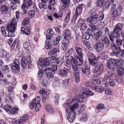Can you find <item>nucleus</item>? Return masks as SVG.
I'll return each instance as SVG.
<instances>
[{
    "instance_id": "nucleus-1",
    "label": "nucleus",
    "mask_w": 124,
    "mask_h": 124,
    "mask_svg": "<svg viewBox=\"0 0 124 124\" xmlns=\"http://www.w3.org/2000/svg\"><path fill=\"white\" fill-rule=\"evenodd\" d=\"M80 95L74 96L73 99L68 100L67 103L64 105L66 108L67 112V116L68 120L70 122H72L75 117V111L79 107V105L78 103V101H80V100L85 99L82 97L83 95L82 93Z\"/></svg>"
},
{
    "instance_id": "nucleus-2",
    "label": "nucleus",
    "mask_w": 124,
    "mask_h": 124,
    "mask_svg": "<svg viewBox=\"0 0 124 124\" xmlns=\"http://www.w3.org/2000/svg\"><path fill=\"white\" fill-rule=\"evenodd\" d=\"M115 73L113 71H109L105 75L102 80L105 81L109 79V84L111 86H114L115 84V82L113 80L114 78Z\"/></svg>"
},
{
    "instance_id": "nucleus-3",
    "label": "nucleus",
    "mask_w": 124,
    "mask_h": 124,
    "mask_svg": "<svg viewBox=\"0 0 124 124\" xmlns=\"http://www.w3.org/2000/svg\"><path fill=\"white\" fill-rule=\"evenodd\" d=\"M30 56H28L26 57H23L21 60V65L23 69H25L27 66L28 68L31 67V66Z\"/></svg>"
},
{
    "instance_id": "nucleus-4",
    "label": "nucleus",
    "mask_w": 124,
    "mask_h": 124,
    "mask_svg": "<svg viewBox=\"0 0 124 124\" xmlns=\"http://www.w3.org/2000/svg\"><path fill=\"white\" fill-rule=\"evenodd\" d=\"M20 64L19 60L17 59H15L11 65L12 69L16 71H19L20 68Z\"/></svg>"
},
{
    "instance_id": "nucleus-5",
    "label": "nucleus",
    "mask_w": 124,
    "mask_h": 124,
    "mask_svg": "<svg viewBox=\"0 0 124 124\" xmlns=\"http://www.w3.org/2000/svg\"><path fill=\"white\" fill-rule=\"evenodd\" d=\"M50 61L49 59L46 58H45L43 60V65L41 69L44 71H49L50 70V68L49 67H46V66H49L50 64Z\"/></svg>"
},
{
    "instance_id": "nucleus-6",
    "label": "nucleus",
    "mask_w": 124,
    "mask_h": 124,
    "mask_svg": "<svg viewBox=\"0 0 124 124\" xmlns=\"http://www.w3.org/2000/svg\"><path fill=\"white\" fill-rule=\"evenodd\" d=\"M76 65H77L74 63L72 64V68L75 71L74 74V76L75 78V81L76 82H78L80 80L79 74L78 70V68L77 67Z\"/></svg>"
},
{
    "instance_id": "nucleus-7",
    "label": "nucleus",
    "mask_w": 124,
    "mask_h": 124,
    "mask_svg": "<svg viewBox=\"0 0 124 124\" xmlns=\"http://www.w3.org/2000/svg\"><path fill=\"white\" fill-rule=\"evenodd\" d=\"M115 62L114 59H111L107 61V66L108 68L110 69L113 70L112 71H113L114 72V69L115 68Z\"/></svg>"
},
{
    "instance_id": "nucleus-8",
    "label": "nucleus",
    "mask_w": 124,
    "mask_h": 124,
    "mask_svg": "<svg viewBox=\"0 0 124 124\" xmlns=\"http://www.w3.org/2000/svg\"><path fill=\"white\" fill-rule=\"evenodd\" d=\"M104 70V67L102 65L97 66L93 69L94 72L97 73L98 75L101 74L102 73Z\"/></svg>"
},
{
    "instance_id": "nucleus-9",
    "label": "nucleus",
    "mask_w": 124,
    "mask_h": 124,
    "mask_svg": "<svg viewBox=\"0 0 124 124\" xmlns=\"http://www.w3.org/2000/svg\"><path fill=\"white\" fill-rule=\"evenodd\" d=\"M69 73L70 71L67 68H65L63 69L60 70L59 74L61 77L65 78Z\"/></svg>"
},
{
    "instance_id": "nucleus-10",
    "label": "nucleus",
    "mask_w": 124,
    "mask_h": 124,
    "mask_svg": "<svg viewBox=\"0 0 124 124\" xmlns=\"http://www.w3.org/2000/svg\"><path fill=\"white\" fill-rule=\"evenodd\" d=\"M98 15H94L90 16L87 19V21L93 24H96L98 23L97 18Z\"/></svg>"
},
{
    "instance_id": "nucleus-11",
    "label": "nucleus",
    "mask_w": 124,
    "mask_h": 124,
    "mask_svg": "<svg viewBox=\"0 0 124 124\" xmlns=\"http://www.w3.org/2000/svg\"><path fill=\"white\" fill-rule=\"evenodd\" d=\"M84 90V91H81V93H82V94H83V97H82V98H85L87 97V95H89L92 96L94 94L93 92H92L88 90H86L85 89V88H83L82 89V90Z\"/></svg>"
},
{
    "instance_id": "nucleus-12",
    "label": "nucleus",
    "mask_w": 124,
    "mask_h": 124,
    "mask_svg": "<svg viewBox=\"0 0 124 124\" xmlns=\"http://www.w3.org/2000/svg\"><path fill=\"white\" fill-rule=\"evenodd\" d=\"M84 4H81L78 6L75 12V14L74 15L78 16L80 15L82 11V8Z\"/></svg>"
},
{
    "instance_id": "nucleus-13",
    "label": "nucleus",
    "mask_w": 124,
    "mask_h": 124,
    "mask_svg": "<svg viewBox=\"0 0 124 124\" xmlns=\"http://www.w3.org/2000/svg\"><path fill=\"white\" fill-rule=\"evenodd\" d=\"M93 47L97 51L100 52L103 50L104 48V46L102 44L98 43H96L94 45Z\"/></svg>"
},
{
    "instance_id": "nucleus-14",
    "label": "nucleus",
    "mask_w": 124,
    "mask_h": 124,
    "mask_svg": "<svg viewBox=\"0 0 124 124\" xmlns=\"http://www.w3.org/2000/svg\"><path fill=\"white\" fill-rule=\"evenodd\" d=\"M79 57L77 56H75L74 63L77 65L80 66L83 63V57L80 59Z\"/></svg>"
},
{
    "instance_id": "nucleus-15",
    "label": "nucleus",
    "mask_w": 124,
    "mask_h": 124,
    "mask_svg": "<svg viewBox=\"0 0 124 124\" xmlns=\"http://www.w3.org/2000/svg\"><path fill=\"white\" fill-rule=\"evenodd\" d=\"M90 67L89 65H85V68H83L81 69L82 72L85 75H88L90 74Z\"/></svg>"
},
{
    "instance_id": "nucleus-16",
    "label": "nucleus",
    "mask_w": 124,
    "mask_h": 124,
    "mask_svg": "<svg viewBox=\"0 0 124 124\" xmlns=\"http://www.w3.org/2000/svg\"><path fill=\"white\" fill-rule=\"evenodd\" d=\"M120 31L117 27H116V26L115 27L114 29L113 33V36L115 38L118 39L120 37V34H119Z\"/></svg>"
},
{
    "instance_id": "nucleus-17",
    "label": "nucleus",
    "mask_w": 124,
    "mask_h": 124,
    "mask_svg": "<svg viewBox=\"0 0 124 124\" xmlns=\"http://www.w3.org/2000/svg\"><path fill=\"white\" fill-rule=\"evenodd\" d=\"M75 49L76 52L78 54L77 55L75 56H77L78 57H79L81 59L83 57V54L82 52V50L80 47H75Z\"/></svg>"
},
{
    "instance_id": "nucleus-18",
    "label": "nucleus",
    "mask_w": 124,
    "mask_h": 124,
    "mask_svg": "<svg viewBox=\"0 0 124 124\" xmlns=\"http://www.w3.org/2000/svg\"><path fill=\"white\" fill-rule=\"evenodd\" d=\"M28 119L27 117H22L18 120L15 121L16 124H24V122L28 121Z\"/></svg>"
},
{
    "instance_id": "nucleus-19",
    "label": "nucleus",
    "mask_w": 124,
    "mask_h": 124,
    "mask_svg": "<svg viewBox=\"0 0 124 124\" xmlns=\"http://www.w3.org/2000/svg\"><path fill=\"white\" fill-rule=\"evenodd\" d=\"M23 48L27 51H30L31 48V45L29 41H26L24 42L23 45Z\"/></svg>"
},
{
    "instance_id": "nucleus-20",
    "label": "nucleus",
    "mask_w": 124,
    "mask_h": 124,
    "mask_svg": "<svg viewBox=\"0 0 124 124\" xmlns=\"http://www.w3.org/2000/svg\"><path fill=\"white\" fill-rule=\"evenodd\" d=\"M45 108L47 111L50 114H53L55 113V111L53 108L48 104L46 105Z\"/></svg>"
},
{
    "instance_id": "nucleus-21",
    "label": "nucleus",
    "mask_w": 124,
    "mask_h": 124,
    "mask_svg": "<svg viewBox=\"0 0 124 124\" xmlns=\"http://www.w3.org/2000/svg\"><path fill=\"white\" fill-rule=\"evenodd\" d=\"M26 0H24L23 4L22 5V7H23V6L24 7L27 8H30L32 5V1L31 0L28 2H26Z\"/></svg>"
},
{
    "instance_id": "nucleus-22",
    "label": "nucleus",
    "mask_w": 124,
    "mask_h": 124,
    "mask_svg": "<svg viewBox=\"0 0 124 124\" xmlns=\"http://www.w3.org/2000/svg\"><path fill=\"white\" fill-rule=\"evenodd\" d=\"M6 28L7 31H15L16 30V27L10 24L9 23H7Z\"/></svg>"
},
{
    "instance_id": "nucleus-23",
    "label": "nucleus",
    "mask_w": 124,
    "mask_h": 124,
    "mask_svg": "<svg viewBox=\"0 0 124 124\" xmlns=\"http://www.w3.org/2000/svg\"><path fill=\"white\" fill-rule=\"evenodd\" d=\"M71 35L70 31L69 30H66L63 34L64 36V39L67 40L69 39V37Z\"/></svg>"
},
{
    "instance_id": "nucleus-24",
    "label": "nucleus",
    "mask_w": 124,
    "mask_h": 124,
    "mask_svg": "<svg viewBox=\"0 0 124 124\" xmlns=\"http://www.w3.org/2000/svg\"><path fill=\"white\" fill-rule=\"evenodd\" d=\"M21 30L23 33L27 35H29L30 34V30L26 27H22Z\"/></svg>"
},
{
    "instance_id": "nucleus-25",
    "label": "nucleus",
    "mask_w": 124,
    "mask_h": 124,
    "mask_svg": "<svg viewBox=\"0 0 124 124\" xmlns=\"http://www.w3.org/2000/svg\"><path fill=\"white\" fill-rule=\"evenodd\" d=\"M40 97L39 96H37L35 99H33L31 101L35 105L38 104H40Z\"/></svg>"
},
{
    "instance_id": "nucleus-26",
    "label": "nucleus",
    "mask_w": 124,
    "mask_h": 124,
    "mask_svg": "<svg viewBox=\"0 0 124 124\" xmlns=\"http://www.w3.org/2000/svg\"><path fill=\"white\" fill-rule=\"evenodd\" d=\"M91 32L93 33V32L91 30H89V32H88V33H83L82 35V37L84 39H88L90 38V37L89 35H91L90 34V32ZM92 36H93V34H91Z\"/></svg>"
},
{
    "instance_id": "nucleus-27",
    "label": "nucleus",
    "mask_w": 124,
    "mask_h": 124,
    "mask_svg": "<svg viewBox=\"0 0 124 124\" xmlns=\"http://www.w3.org/2000/svg\"><path fill=\"white\" fill-rule=\"evenodd\" d=\"M87 57L89 61L94 59L96 58L95 55L93 53L89 52L87 54Z\"/></svg>"
},
{
    "instance_id": "nucleus-28",
    "label": "nucleus",
    "mask_w": 124,
    "mask_h": 124,
    "mask_svg": "<svg viewBox=\"0 0 124 124\" xmlns=\"http://www.w3.org/2000/svg\"><path fill=\"white\" fill-rule=\"evenodd\" d=\"M117 72L119 76L122 75L124 73V69L123 67L120 66L117 69Z\"/></svg>"
},
{
    "instance_id": "nucleus-29",
    "label": "nucleus",
    "mask_w": 124,
    "mask_h": 124,
    "mask_svg": "<svg viewBox=\"0 0 124 124\" xmlns=\"http://www.w3.org/2000/svg\"><path fill=\"white\" fill-rule=\"evenodd\" d=\"M74 52V51L72 49H70L65 53V57H67L70 56Z\"/></svg>"
},
{
    "instance_id": "nucleus-30",
    "label": "nucleus",
    "mask_w": 124,
    "mask_h": 124,
    "mask_svg": "<svg viewBox=\"0 0 124 124\" xmlns=\"http://www.w3.org/2000/svg\"><path fill=\"white\" fill-rule=\"evenodd\" d=\"M17 22L15 18H13L11 20L10 23H8L11 25L16 28L17 26Z\"/></svg>"
},
{
    "instance_id": "nucleus-31",
    "label": "nucleus",
    "mask_w": 124,
    "mask_h": 124,
    "mask_svg": "<svg viewBox=\"0 0 124 124\" xmlns=\"http://www.w3.org/2000/svg\"><path fill=\"white\" fill-rule=\"evenodd\" d=\"M57 51L59 52L55 48H54L51 49L48 53V55L50 56L56 53Z\"/></svg>"
},
{
    "instance_id": "nucleus-32",
    "label": "nucleus",
    "mask_w": 124,
    "mask_h": 124,
    "mask_svg": "<svg viewBox=\"0 0 124 124\" xmlns=\"http://www.w3.org/2000/svg\"><path fill=\"white\" fill-rule=\"evenodd\" d=\"M103 38V40L104 42L107 46H108L110 45V41L105 36L102 37V38Z\"/></svg>"
},
{
    "instance_id": "nucleus-33",
    "label": "nucleus",
    "mask_w": 124,
    "mask_h": 124,
    "mask_svg": "<svg viewBox=\"0 0 124 124\" xmlns=\"http://www.w3.org/2000/svg\"><path fill=\"white\" fill-rule=\"evenodd\" d=\"M115 61V64L116 66H118L122 65L123 63L121 60H115L114 59Z\"/></svg>"
},
{
    "instance_id": "nucleus-34",
    "label": "nucleus",
    "mask_w": 124,
    "mask_h": 124,
    "mask_svg": "<svg viewBox=\"0 0 124 124\" xmlns=\"http://www.w3.org/2000/svg\"><path fill=\"white\" fill-rule=\"evenodd\" d=\"M70 0H61L62 3L63 4L64 7H66L70 4Z\"/></svg>"
},
{
    "instance_id": "nucleus-35",
    "label": "nucleus",
    "mask_w": 124,
    "mask_h": 124,
    "mask_svg": "<svg viewBox=\"0 0 124 124\" xmlns=\"http://www.w3.org/2000/svg\"><path fill=\"white\" fill-rule=\"evenodd\" d=\"M95 90L99 92H102L104 90L103 87L102 86H98L96 87L95 88Z\"/></svg>"
},
{
    "instance_id": "nucleus-36",
    "label": "nucleus",
    "mask_w": 124,
    "mask_h": 124,
    "mask_svg": "<svg viewBox=\"0 0 124 124\" xmlns=\"http://www.w3.org/2000/svg\"><path fill=\"white\" fill-rule=\"evenodd\" d=\"M102 32L101 30H99L97 32L94 33V36L96 37V38L100 37L102 35Z\"/></svg>"
},
{
    "instance_id": "nucleus-37",
    "label": "nucleus",
    "mask_w": 124,
    "mask_h": 124,
    "mask_svg": "<svg viewBox=\"0 0 124 124\" xmlns=\"http://www.w3.org/2000/svg\"><path fill=\"white\" fill-rule=\"evenodd\" d=\"M9 54L7 53L6 51L3 50L2 52V56L3 58L7 59L9 57Z\"/></svg>"
},
{
    "instance_id": "nucleus-38",
    "label": "nucleus",
    "mask_w": 124,
    "mask_h": 124,
    "mask_svg": "<svg viewBox=\"0 0 124 124\" xmlns=\"http://www.w3.org/2000/svg\"><path fill=\"white\" fill-rule=\"evenodd\" d=\"M105 0H97V5L99 7H102L104 5L103 3Z\"/></svg>"
},
{
    "instance_id": "nucleus-39",
    "label": "nucleus",
    "mask_w": 124,
    "mask_h": 124,
    "mask_svg": "<svg viewBox=\"0 0 124 124\" xmlns=\"http://www.w3.org/2000/svg\"><path fill=\"white\" fill-rule=\"evenodd\" d=\"M54 16L56 18H59L62 17V13L61 11L59 12L58 14L55 13L54 14Z\"/></svg>"
},
{
    "instance_id": "nucleus-40",
    "label": "nucleus",
    "mask_w": 124,
    "mask_h": 124,
    "mask_svg": "<svg viewBox=\"0 0 124 124\" xmlns=\"http://www.w3.org/2000/svg\"><path fill=\"white\" fill-rule=\"evenodd\" d=\"M89 62L91 65L93 66H94L97 63V61L96 58L89 61Z\"/></svg>"
},
{
    "instance_id": "nucleus-41",
    "label": "nucleus",
    "mask_w": 124,
    "mask_h": 124,
    "mask_svg": "<svg viewBox=\"0 0 124 124\" xmlns=\"http://www.w3.org/2000/svg\"><path fill=\"white\" fill-rule=\"evenodd\" d=\"M83 44L89 49L91 50H92V48L90 47V43L86 41H83Z\"/></svg>"
},
{
    "instance_id": "nucleus-42",
    "label": "nucleus",
    "mask_w": 124,
    "mask_h": 124,
    "mask_svg": "<svg viewBox=\"0 0 124 124\" xmlns=\"http://www.w3.org/2000/svg\"><path fill=\"white\" fill-rule=\"evenodd\" d=\"M1 69L5 73H7L9 72L8 68L7 66H2Z\"/></svg>"
},
{
    "instance_id": "nucleus-43",
    "label": "nucleus",
    "mask_w": 124,
    "mask_h": 124,
    "mask_svg": "<svg viewBox=\"0 0 124 124\" xmlns=\"http://www.w3.org/2000/svg\"><path fill=\"white\" fill-rule=\"evenodd\" d=\"M69 80V79H65L63 81L62 86L64 87H66L68 86Z\"/></svg>"
},
{
    "instance_id": "nucleus-44",
    "label": "nucleus",
    "mask_w": 124,
    "mask_h": 124,
    "mask_svg": "<svg viewBox=\"0 0 124 124\" xmlns=\"http://www.w3.org/2000/svg\"><path fill=\"white\" fill-rule=\"evenodd\" d=\"M62 37L60 36H59L56 39L54 40L53 42V44L54 45H57L61 39Z\"/></svg>"
},
{
    "instance_id": "nucleus-45",
    "label": "nucleus",
    "mask_w": 124,
    "mask_h": 124,
    "mask_svg": "<svg viewBox=\"0 0 124 124\" xmlns=\"http://www.w3.org/2000/svg\"><path fill=\"white\" fill-rule=\"evenodd\" d=\"M111 48L113 51L116 52L118 50L117 48L116 45L113 43L111 44Z\"/></svg>"
},
{
    "instance_id": "nucleus-46",
    "label": "nucleus",
    "mask_w": 124,
    "mask_h": 124,
    "mask_svg": "<svg viewBox=\"0 0 124 124\" xmlns=\"http://www.w3.org/2000/svg\"><path fill=\"white\" fill-rule=\"evenodd\" d=\"M105 92L108 95H112L113 93L112 90L110 89H107L105 91Z\"/></svg>"
},
{
    "instance_id": "nucleus-47",
    "label": "nucleus",
    "mask_w": 124,
    "mask_h": 124,
    "mask_svg": "<svg viewBox=\"0 0 124 124\" xmlns=\"http://www.w3.org/2000/svg\"><path fill=\"white\" fill-rule=\"evenodd\" d=\"M11 108V107L9 105H6L3 107L4 109L7 112H8Z\"/></svg>"
},
{
    "instance_id": "nucleus-48",
    "label": "nucleus",
    "mask_w": 124,
    "mask_h": 124,
    "mask_svg": "<svg viewBox=\"0 0 124 124\" xmlns=\"http://www.w3.org/2000/svg\"><path fill=\"white\" fill-rule=\"evenodd\" d=\"M18 109L15 107H14L10 111V113L13 114H17L18 113Z\"/></svg>"
},
{
    "instance_id": "nucleus-49",
    "label": "nucleus",
    "mask_w": 124,
    "mask_h": 124,
    "mask_svg": "<svg viewBox=\"0 0 124 124\" xmlns=\"http://www.w3.org/2000/svg\"><path fill=\"white\" fill-rule=\"evenodd\" d=\"M8 32V36L9 37H12L14 36V31H7Z\"/></svg>"
},
{
    "instance_id": "nucleus-50",
    "label": "nucleus",
    "mask_w": 124,
    "mask_h": 124,
    "mask_svg": "<svg viewBox=\"0 0 124 124\" xmlns=\"http://www.w3.org/2000/svg\"><path fill=\"white\" fill-rule=\"evenodd\" d=\"M7 81V79L3 78V76L0 77V82L1 84L6 83Z\"/></svg>"
},
{
    "instance_id": "nucleus-51",
    "label": "nucleus",
    "mask_w": 124,
    "mask_h": 124,
    "mask_svg": "<svg viewBox=\"0 0 124 124\" xmlns=\"http://www.w3.org/2000/svg\"><path fill=\"white\" fill-rule=\"evenodd\" d=\"M46 77L48 79H51L54 78V76L52 73L49 72L47 74Z\"/></svg>"
},
{
    "instance_id": "nucleus-52",
    "label": "nucleus",
    "mask_w": 124,
    "mask_h": 124,
    "mask_svg": "<svg viewBox=\"0 0 124 124\" xmlns=\"http://www.w3.org/2000/svg\"><path fill=\"white\" fill-rule=\"evenodd\" d=\"M39 94H42V96H43L44 95L47 96V92L46 91L45 89H43L41 90H40L39 91Z\"/></svg>"
},
{
    "instance_id": "nucleus-53",
    "label": "nucleus",
    "mask_w": 124,
    "mask_h": 124,
    "mask_svg": "<svg viewBox=\"0 0 124 124\" xmlns=\"http://www.w3.org/2000/svg\"><path fill=\"white\" fill-rule=\"evenodd\" d=\"M57 81H55L53 83V85L54 86H58L60 85H61V83L57 79Z\"/></svg>"
},
{
    "instance_id": "nucleus-54",
    "label": "nucleus",
    "mask_w": 124,
    "mask_h": 124,
    "mask_svg": "<svg viewBox=\"0 0 124 124\" xmlns=\"http://www.w3.org/2000/svg\"><path fill=\"white\" fill-rule=\"evenodd\" d=\"M1 9L2 11H6L8 10V7L5 5H3L1 7Z\"/></svg>"
},
{
    "instance_id": "nucleus-55",
    "label": "nucleus",
    "mask_w": 124,
    "mask_h": 124,
    "mask_svg": "<svg viewBox=\"0 0 124 124\" xmlns=\"http://www.w3.org/2000/svg\"><path fill=\"white\" fill-rule=\"evenodd\" d=\"M35 15V12L34 10L30 11L28 13V15L31 17H33Z\"/></svg>"
},
{
    "instance_id": "nucleus-56",
    "label": "nucleus",
    "mask_w": 124,
    "mask_h": 124,
    "mask_svg": "<svg viewBox=\"0 0 124 124\" xmlns=\"http://www.w3.org/2000/svg\"><path fill=\"white\" fill-rule=\"evenodd\" d=\"M110 3L108 1H107L105 3L103 6V8H108L109 6Z\"/></svg>"
},
{
    "instance_id": "nucleus-57",
    "label": "nucleus",
    "mask_w": 124,
    "mask_h": 124,
    "mask_svg": "<svg viewBox=\"0 0 124 124\" xmlns=\"http://www.w3.org/2000/svg\"><path fill=\"white\" fill-rule=\"evenodd\" d=\"M118 13L117 11L116 10H115L113 11L112 14V16L114 17H116L118 15Z\"/></svg>"
},
{
    "instance_id": "nucleus-58",
    "label": "nucleus",
    "mask_w": 124,
    "mask_h": 124,
    "mask_svg": "<svg viewBox=\"0 0 124 124\" xmlns=\"http://www.w3.org/2000/svg\"><path fill=\"white\" fill-rule=\"evenodd\" d=\"M116 42L117 44L119 46H121L122 45V41L120 39H116Z\"/></svg>"
},
{
    "instance_id": "nucleus-59",
    "label": "nucleus",
    "mask_w": 124,
    "mask_h": 124,
    "mask_svg": "<svg viewBox=\"0 0 124 124\" xmlns=\"http://www.w3.org/2000/svg\"><path fill=\"white\" fill-rule=\"evenodd\" d=\"M87 26L86 24L85 23H84L81 25L80 28L82 30H85L86 29Z\"/></svg>"
},
{
    "instance_id": "nucleus-60",
    "label": "nucleus",
    "mask_w": 124,
    "mask_h": 124,
    "mask_svg": "<svg viewBox=\"0 0 124 124\" xmlns=\"http://www.w3.org/2000/svg\"><path fill=\"white\" fill-rule=\"evenodd\" d=\"M42 71H44L43 70H42L41 69V70H39L38 72V77H39V78H41L43 75Z\"/></svg>"
},
{
    "instance_id": "nucleus-61",
    "label": "nucleus",
    "mask_w": 124,
    "mask_h": 124,
    "mask_svg": "<svg viewBox=\"0 0 124 124\" xmlns=\"http://www.w3.org/2000/svg\"><path fill=\"white\" fill-rule=\"evenodd\" d=\"M57 65H54L52 66L51 68H50V70L52 72H54L57 70Z\"/></svg>"
},
{
    "instance_id": "nucleus-62",
    "label": "nucleus",
    "mask_w": 124,
    "mask_h": 124,
    "mask_svg": "<svg viewBox=\"0 0 124 124\" xmlns=\"http://www.w3.org/2000/svg\"><path fill=\"white\" fill-rule=\"evenodd\" d=\"M51 58L53 59V62L57 64L59 61V59L57 58H56L54 56H52L51 57Z\"/></svg>"
},
{
    "instance_id": "nucleus-63",
    "label": "nucleus",
    "mask_w": 124,
    "mask_h": 124,
    "mask_svg": "<svg viewBox=\"0 0 124 124\" xmlns=\"http://www.w3.org/2000/svg\"><path fill=\"white\" fill-rule=\"evenodd\" d=\"M119 54V52L117 51L116 52L113 51L112 52L111 54V55L112 56H116V57L118 56Z\"/></svg>"
},
{
    "instance_id": "nucleus-64",
    "label": "nucleus",
    "mask_w": 124,
    "mask_h": 124,
    "mask_svg": "<svg viewBox=\"0 0 124 124\" xmlns=\"http://www.w3.org/2000/svg\"><path fill=\"white\" fill-rule=\"evenodd\" d=\"M105 108L104 105L102 104H100L97 107V108L98 109H102Z\"/></svg>"
}]
</instances>
